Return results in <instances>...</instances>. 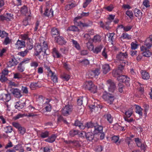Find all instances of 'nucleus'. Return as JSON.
Listing matches in <instances>:
<instances>
[{
    "mask_svg": "<svg viewBox=\"0 0 152 152\" xmlns=\"http://www.w3.org/2000/svg\"><path fill=\"white\" fill-rule=\"evenodd\" d=\"M127 57L128 54L126 52L125 53L119 52L116 56L115 62H118L120 64L119 66L121 67V69L120 70L121 72L122 69H124V66L126 65H129L128 62L125 61V60Z\"/></svg>",
    "mask_w": 152,
    "mask_h": 152,
    "instance_id": "nucleus-1",
    "label": "nucleus"
},
{
    "mask_svg": "<svg viewBox=\"0 0 152 152\" xmlns=\"http://www.w3.org/2000/svg\"><path fill=\"white\" fill-rule=\"evenodd\" d=\"M152 45V35H150L147 38L145 42L144 45L140 47L141 51L146 50L147 48H150Z\"/></svg>",
    "mask_w": 152,
    "mask_h": 152,
    "instance_id": "nucleus-2",
    "label": "nucleus"
},
{
    "mask_svg": "<svg viewBox=\"0 0 152 152\" xmlns=\"http://www.w3.org/2000/svg\"><path fill=\"white\" fill-rule=\"evenodd\" d=\"M115 15H109L107 19L109 21L106 23V24L104 25L102 21L99 23V25L101 27L104 29L109 30L110 29V27L108 26L109 24L115 18Z\"/></svg>",
    "mask_w": 152,
    "mask_h": 152,
    "instance_id": "nucleus-3",
    "label": "nucleus"
},
{
    "mask_svg": "<svg viewBox=\"0 0 152 152\" xmlns=\"http://www.w3.org/2000/svg\"><path fill=\"white\" fill-rule=\"evenodd\" d=\"M106 85L108 91L112 93L116 89V85L114 81L111 80H107L106 82Z\"/></svg>",
    "mask_w": 152,
    "mask_h": 152,
    "instance_id": "nucleus-4",
    "label": "nucleus"
},
{
    "mask_svg": "<svg viewBox=\"0 0 152 152\" xmlns=\"http://www.w3.org/2000/svg\"><path fill=\"white\" fill-rule=\"evenodd\" d=\"M99 73V69H96L89 71L86 74V76L88 77L93 78L96 76H98Z\"/></svg>",
    "mask_w": 152,
    "mask_h": 152,
    "instance_id": "nucleus-5",
    "label": "nucleus"
},
{
    "mask_svg": "<svg viewBox=\"0 0 152 152\" xmlns=\"http://www.w3.org/2000/svg\"><path fill=\"white\" fill-rule=\"evenodd\" d=\"M72 106L70 105H67L65 106L63 109L62 113L64 115L67 116L72 112Z\"/></svg>",
    "mask_w": 152,
    "mask_h": 152,
    "instance_id": "nucleus-6",
    "label": "nucleus"
},
{
    "mask_svg": "<svg viewBox=\"0 0 152 152\" xmlns=\"http://www.w3.org/2000/svg\"><path fill=\"white\" fill-rule=\"evenodd\" d=\"M130 78L127 77L126 76L121 75L119 76L118 77V80L120 82H123L125 83L127 85H129V81Z\"/></svg>",
    "mask_w": 152,
    "mask_h": 152,
    "instance_id": "nucleus-7",
    "label": "nucleus"
},
{
    "mask_svg": "<svg viewBox=\"0 0 152 152\" xmlns=\"http://www.w3.org/2000/svg\"><path fill=\"white\" fill-rule=\"evenodd\" d=\"M103 98L110 104L113 103L114 99L113 96L109 94H108L106 95H104L103 96Z\"/></svg>",
    "mask_w": 152,
    "mask_h": 152,
    "instance_id": "nucleus-8",
    "label": "nucleus"
},
{
    "mask_svg": "<svg viewBox=\"0 0 152 152\" xmlns=\"http://www.w3.org/2000/svg\"><path fill=\"white\" fill-rule=\"evenodd\" d=\"M48 75L51 77V79L54 83H56L58 82V78L55 73L52 72L50 69H48Z\"/></svg>",
    "mask_w": 152,
    "mask_h": 152,
    "instance_id": "nucleus-9",
    "label": "nucleus"
},
{
    "mask_svg": "<svg viewBox=\"0 0 152 152\" xmlns=\"http://www.w3.org/2000/svg\"><path fill=\"white\" fill-rule=\"evenodd\" d=\"M42 38H41L40 39V43H39L41 46H42V48L43 49V52L45 54L46 53V51L48 50V45L47 43L43 39H42Z\"/></svg>",
    "mask_w": 152,
    "mask_h": 152,
    "instance_id": "nucleus-10",
    "label": "nucleus"
},
{
    "mask_svg": "<svg viewBox=\"0 0 152 152\" xmlns=\"http://www.w3.org/2000/svg\"><path fill=\"white\" fill-rule=\"evenodd\" d=\"M0 99L5 102H8L11 99V97L10 94L3 93L1 94Z\"/></svg>",
    "mask_w": 152,
    "mask_h": 152,
    "instance_id": "nucleus-11",
    "label": "nucleus"
},
{
    "mask_svg": "<svg viewBox=\"0 0 152 152\" xmlns=\"http://www.w3.org/2000/svg\"><path fill=\"white\" fill-rule=\"evenodd\" d=\"M93 132L95 134H100L102 131V127L98 125H96L94 127Z\"/></svg>",
    "mask_w": 152,
    "mask_h": 152,
    "instance_id": "nucleus-12",
    "label": "nucleus"
},
{
    "mask_svg": "<svg viewBox=\"0 0 152 152\" xmlns=\"http://www.w3.org/2000/svg\"><path fill=\"white\" fill-rule=\"evenodd\" d=\"M17 62L16 59L14 58H10L7 63V65L8 67H10L12 66L16 65Z\"/></svg>",
    "mask_w": 152,
    "mask_h": 152,
    "instance_id": "nucleus-13",
    "label": "nucleus"
},
{
    "mask_svg": "<svg viewBox=\"0 0 152 152\" xmlns=\"http://www.w3.org/2000/svg\"><path fill=\"white\" fill-rule=\"evenodd\" d=\"M35 47V50L37 53H35L36 56H37L41 52H43L42 46H41L39 43L36 44Z\"/></svg>",
    "mask_w": 152,
    "mask_h": 152,
    "instance_id": "nucleus-14",
    "label": "nucleus"
},
{
    "mask_svg": "<svg viewBox=\"0 0 152 152\" xmlns=\"http://www.w3.org/2000/svg\"><path fill=\"white\" fill-rule=\"evenodd\" d=\"M121 69V67L119 66L118 69L117 70H114L112 74L114 77H118L120 76V74L122 72V69L121 71L120 72V70Z\"/></svg>",
    "mask_w": 152,
    "mask_h": 152,
    "instance_id": "nucleus-15",
    "label": "nucleus"
},
{
    "mask_svg": "<svg viewBox=\"0 0 152 152\" xmlns=\"http://www.w3.org/2000/svg\"><path fill=\"white\" fill-rule=\"evenodd\" d=\"M25 105V102H22L20 101H19L15 103V107L16 109L19 110L23 108Z\"/></svg>",
    "mask_w": 152,
    "mask_h": 152,
    "instance_id": "nucleus-16",
    "label": "nucleus"
},
{
    "mask_svg": "<svg viewBox=\"0 0 152 152\" xmlns=\"http://www.w3.org/2000/svg\"><path fill=\"white\" fill-rule=\"evenodd\" d=\"M12 93L14 96L17 98H20L22 96L20 91L17 88L14 89L12 91Z\"/></svg>",
    "mask_w": 152,
    "mask_h": 152,
    "instance_id": "nucleus-17",
    "label": "nucleus"
},
{
    "mask_svg": "<svg viewBox=\"0 0 152 152\" xmlns=\"http://www.w3.org/2000/svg\"><path fill=\"white\" fill-rule=\"evenodd\" d=\"M102 70L103 73L104 74H107L110 70V67L109 64H106L102 66Z\"/></svg>",
    "mask_w": 152,
    "mask_h": 152,
    "instance_id": "nucleus-18",
    "label": "nucleus"
},
{
    "mask_svg": "<svg viewBox=\"0 0 152 152\" xmlns=\"http://www.w3.org/2000/svg\"><path fill=\"white\" fill-rule=\"evenodd\" d=\"M55 41L59 45H62L66 43L65 41L62 37L58 36L55 38Z\"/></svg>",
    "mask_w": 152,
    "mask_h": 152,
    "instance_id": "nucleus-19",
    "label": "nucleus"
},
{
    "mask_svg": "<svg viewBox=\"0 0 152 152\" xmlns=\"http://www.w3.org/2000/svg\"><path fill=\"white\" fill-rule=\"evenodd\" d=\"M52 54L54 58H59L62 56L61 54L59 53L58 50L55 48L53 49Z\"/></svg>",
    "mask_w": 152,
    "mask_h": 152,
    "instance_id": "nucleus-20",
    "label": "nucleus"
},
{
    "mask_svg": "<svg viewBox=\"0 0 152 152\" xmlns=\"http://www.w3.org/2000/svg\"><path fill=\"white\" fill-rule=\"evenodd\" d=\"M57 135L55 134H52L51 136L49 137L48 138L45 139V141L46 142H49L52 143L55 140L57 137Z\"/></svg>",
    "mask_w": 152,
    "mask_h": 152,
    "instance_id": "nucleus-21",
    "label": "nucleus"
},
{
    "mask_svg": "<svg viewBox=\"0 0 152 152\" xmlns=\"http://www.w3.org/2000/svg\"><path fill=\"white\" fill-rule=\"evenodd\" d=\"M140 73L141 74L142 78L143 79L147 80L150 77L149 75L145 71L141 70Z\"/></svg>",
    "mask_w": 152,
    "mask_h": 152,
    "instance_id": "nucleus-22",
    "label": "nucleus"
},
{
    "mask_svg": "<svg viewBox=\"0 0 152 152\" xmlns=\"http://www.w3.org/2000/svg\"><path fill=\"white\" fill-rule=\"evenodd\" d=\"M103 48V46L102 45H100L97 46L94 48L92 51L94 53L97 54L101 52Z\"/></svg>",
    "mask_w": 152,
    "mask_h": 152,
    "instance_id": "nucleus-23",
    "label": "nucleus"
},
{
    "mask_svg": "<svg viewBox=\"0 0 152 152\" xmlns=\"http://www.w3.org/2000/svg\"><path fill=\"white\" fill-rule=\"evenodd\" d=\"M25 42L23 41L18 40L15 44V46L18 49L21 48L24 46Z\"/></svg>",
    "mask_w": 152,
    "mask_h": 152,
    "instance_id": "nucleus-24",
    "label": "nucleus"
},
{
    "mask_svg": "<svg viewBox=\"0 0 152 152\" xmlns=\"http://www.w3.org/2000/svg\"><path fill=\"white\" fill-rule=\"evenodd\" d=\"M134 12L135 16L140 20L142 15V13L140 10L136 8L134 10Z\"/></svg>",
    "mask_w": 152,
    "mask_h": 152,
    "instance_id": "nucleus-25",
    "label": "nucleus"
},
{
    "mask_svg": "<svg viewBox=\"0 0 152 152\" xmlns=\"http://www.w3.org/2000/svg\"><path fill=\"white\" fill-rule=\"evenodd\" d=\"M44 15L45 16L52 17L53 16V11L51 9L50 10L47 9L44 13Z\"/></svg>",
    "mask_w": 152,
    "mask_h": 152,
    "instance_id": "nucleus-26",
    "label": "nucleus"
},
{
    "mask_svg": "<svg viewBox=\"0 0 152 152\" xmlns=\"http://www.w3.org/2000/svg\"><path fill=\"white\" fill-rule=\"evenodd\" d=\"M20 12L24 15L27 14V15H30V13H28L27 7L25 6H24L21 8Z\"/></svg>",
    "mask_w": 152,
    "mask_h": 152,
    "instance_id": "nucleus-27",
    "label": "nucleus"
},
{
    "mask_svg": "<svg viewBox=\"0 0 152 152\" xmlns=\"http://www.w3.org/2000/svg\"><path fill=\"white\" fill-rule=\"evenodd\" d=\"M75 126H78L79 128L81 129H83L86 127V126L83 125V124L81 123L78 120H77L75 121Z\"/></svg>",
    "mask_w": 152,
    "mask_h": 152,
    "instance_id": "nucleus-28",
    "label": "nucleus"
},
{
    "mask_svg": "<svg viewBox=\"0 0 152 152\" xmlns=\"http://www.w3.org/2000/svg\"><path fill=\"white\" fill-rule=\"evenodd\" d=\"M135 106L136 113L138 114L140 116H141L142 115V109L140 106L138 105H136Z\"/></svg>",
    "mask_w": 152,
    "mask_h": 152,
    "instance_id": "nucleus-29",
    "label": "nucleus"
},
{
    "mask_svg": "<svg viewBox=\"0 0 152 152\" xmlns=\"http://www.w3.org/2000/svg\"><path fill=\"white\" fill-rule=\"evenodd\" d=\"M86 137L88 140H92L94 138V135L92 132H89L87 133L86 135Z\"/></svg>",
    "mask_w": 152,
    "mask_h": 152,
    "instance_id": "nucleus-30",
    "label": "nucleus"
},
{
    "mask_svg": "<svg viewBox=\"0 0 152 152\" xmlns=\"http://www.w3.org/2000/svg\"><path fill=\"white\" fill-rule=\"evenodd\" d=\"M94 85V84L92 82L90 81L86 82L85 83L84 86L86 88L89 90Z\"/></svg>",
    "mask_w": 152,
    "mask_h": 152,
    "instance_id": "nucleus-31",
    "label": "nucleus"
},
{
    "mask_svg": "<svg viewBox=\"0 0 152 152\" xmlns=\"http://www.w3.org/2000/svg\"><path fill=\"white\" fill-rule=\"evenodd\" d=\"M146 48V50H144V51H143L142 54L144 56L149 57L151 55V53L148 50L149 48Z\"/></svg>",
    "mask_w": 152,
    "mask_h": 152,
    "instance_id": "nucleus-32",
    "label": "nucleus"
},
{
    "mask_svg": "<svg viewBox=\"0 0 152 152\" xmlns=\"http://www.w3.org/2000/svg\"><path fill=\"white\" fill-rule=\"evenodd\" d=\"M89 15V12H82L80 15L79 16L76 17L75 19V21H76L77 20L80 19L81 18L87 16Z\"/></svg>",
    "mask_w": 152,
    "mask_h": 152,
    "instance_id": "nucleus-33",
    "label": "nucleus"
},
{
    "mask_svg": "<svg viewBox=\"0 0 152 152\" xmlns=\"http://www.w3.org/2000/svg\"><path fill=\"white\" fill-rule=\"evenodd\" d=\"M94 42H99L101 41V37L99 35H96L94 36L92 40Z\"/></svg>",
    "mask_w": 152,
    "mask_h": 152,
    "instance_id": "nucleus-34",
    "label": "nucleus"
},
{
    "mask_svg": "<svg viewBox=\"0 0 152 152\" xmlns=\"http://www.w3.org/2000/svg\"><path fill=\"white\" fill-rule=\"evenodd\" d=\"M40 135L41 137L42 138H46L49 135V132L47 131L41 132L40 134Z\"/></svg>",
    "mask_w": 152,
    "mask_h": 152,
    "instance_id": "nucleus-35",
    "label": "nucleus"
},
{
    "mask_svg": "<svg viewBox=\"0 0 152 152\" xmlns=\"http://www.w3.org/2000/svg\"><path fill=\"white\" fill-rule=\"evenodd\" d=\"M72 42L73 46L77 50H79L80 49V45L77 41L73 39L72 40Z\"/></svg>",
    "mask_w": 152,
    "mask_h": 152,
    "instance_id": "nucleus-36",
    "label": "nucleus"
},
{
    "mask_svg": "<svg viewBox=\"0 0 152 152\" xmlns=\"http://www.w3.org/2000/svg\"><path fill=\"white\" fill-rule=\"evenodd\" d=\"M86 46L88 49L91 51H92L94 48L93 45L90 42L86 43Z\"/></svg>",
    "mask_w": 152,
    "mask_h": 152,
    "instance_id": "nucleus-37",
    "label": "nucleus"
},
{
    "mask_svg": "<svg viewBox=\"0 0 152 152\" xmlns=\"http://www.w3.org/2000/svg\"><path fill=\"white\" fill-rule=\"evenodd\" d=\"M61 78L64 80L68 81L70 78V76L68 75L64 74L61 75Z\"/></svg>",
    "mask_w": 152,
    "mask_h": 152,
    "instance_id": "nucleus-38",
    "label": "nucleus"
},
{
    "mask_svg": "<svg viewBox=\"0 0 152 152\" xmlns=\"http://www.w3.org/2000/svg\"><path fill=\"white\" fill-rule=\"evenodd\" d=\"M5 132L7 133H10L12 131V127L11 126H7L4 128Z\"/></svg>",
    "mask_w": 152,
    "mask_h": 152,
    "instance_id": "nucleus-39",
    "label": "nucleus"
},
{
    "mask_svg": "<svg viewBox=\"0 0 152 152\" xmlns=\"http://www.w3.org/2000/svg\"><path fill=\"white\" fill-rule=\"evenodd\" d=\"M22 64L20 63L18 66V70L20 72H22L24 70L25 68L22 66Z\"/></svg>",
    "mask_w": 152,
    "mask_h": 152,
    "instance_id": "nucleus-40",
    "label": "nucleus"
},
{
    "mask_svg": "<svg viewBox=\"0 0 152 152\" xmlns=\"http://www.w3.org/2000/svg\"><path fill=\"white\" fill-rule=\"evenodd\" d=\"M18 130L19 133L21 135H23L26 132V129L24 127L21 126Z\"/></svg>",
    "mask_w": 152,
    "mask_h": 152,
    "instance_id": "nucleus-41",
    "label": "nucleus"
},
{
    "mask_svg": "<svg viewBox=\"0 0 152 152\" xmlns=\"http://www.w3.org/2000/svg\"><path fill=\"white\" fill-rule=\"evenodd\" d=\"M51 34L52 35H57L59 34V32L56 28H53L51 29Z\"/></svg>",
    "mask_w": 152,
    "mask_h": 152,
    "instance_id": "nucleus-42",
    "label": "nucleus"
},
{
    "mask_svg": "<svg viewBox=\"0 0 152 152\" xmlns=\"http://www.w3.org/2000/svg\"><path fill=\"white\" fill-rule=\"evenodd\" d=\"M13 15L12 14L10 13H7L5 16L6 20L10 21L13 19Z\"/></svg>",
    "mask_w": 152,
    "mask_h": 152,
    "instance_id": "nucleus-43",
    "label": "nucleus"
},
{
    "mask_svg": "<svg viewBox=\"0 0 152 152\" xmlns=\"http://www.w3.org/2000/svg\"><path fill=\"white\" fill-rule=\"evenodd\" d=\"M25 116H27V114H22L20 113H19L16 115L13 118L15 120L18 119L20 118L23 117Z\"/></svg>",
    "mask_w": 152,
    "mask_h": 152,
    "instance_id": "nucleus-44",
    "label": "nucleus"
},
{
    "mask_svg": "<svg viewBox=\"0 0 152 152\" xmlns=\"http://www.w3.org/2000/svg\"><path fill=\"white\" fill-rule=\"evenodd\" d=\"M97 86L94 85L89 90L91 93H95L97 92Z\"/></svg>",
    "mask_w": 152,
    "mask_h": 152,
    "instance_id": "nucleus-45",
    "label": "nucleus"
},
{
    "mask_svg": "<svg viewBox=\"0 0 152 152\" xmlns=\"http://www.w3.org/2000/svg\"><path fill=\"white\" fill-rule=\"evenodd\" d=\"M133 113V111L132 109H129L125 112V114L126 117H130Z\"/></svg>",
    "mask_w": 152,
    "mask_h": 152,
    "instance_id": "nucleus-46",
    "label": "nucleus"
},
{
    "mask_svg": "<svg viewBox=\"0 0 152 152\" xmlns=\"http://www.w3.org/2000/svg\"><path fill=\"white\" fill-rule=\"evenodd\" d=\"M95 125H96L90 122L86 123V125L84 126H86V127L88 128H92L94 129V126H95Z\"/></svg>",
    "mask_w": 152,
    "mask_h": 152,
    "instance_id": "nucleus-47",
    "label": "nucleus"
},
{
    "mask_svg": "<svg viewBox=\"0 0 152 152\" xmlns=\"http://www.w3.org/2000/svg\"><path fill=\"white\" fill-rule=\"evenodd\" d=\"M118 91L119 92L122 93L123 91V89L124 86L122 83H119L118 84Z\"/></svg>",
    "mask_w": 152,
    "mask_h": 152,
    "instance_id": "nucleus-48",
    "label": "nucleus"
},
{
    "mask_svg": "<svg viewBox=\"0 0 152 152\" xmlns=\"http://www.w3.org/2000/svg\"><path fill=\"white\" fill-rule=\"evenodd\" d=\"M94 149L95 151L97 152H101L103 148L101 145H98L96 146Z\"/></svg>",
    "mask_w": 152,
    "mask_h": 152,
    "instance_id": "nucleus-49",
    "label": "nucleus"
},
{
    "mask_svg": "<svg viewBox=\"0 0 152 152\" xmlns=\"http://www.w3.org/2000/svg\"><path fill=\"white\" fill-rule=\"evenodd\" d=\"M121 37L126 39H130L131 38V36L126 33H123Z\"/></svg>",
    "mask_w": 152,
    "mask_h": 152,
    "instance_id": "nucleus-50",
    "label": "nucleus"
},
{
    "mask_svg": "<svg viewBox=\"0 0 152 152\" xmlns=\"http://www.w3.org/2000/svg\"><path fill=\"white\" fill-rule=\"evenodd\" d=\"M106 117L107 121L110 123H112L113 122V118H112L111 115L110 114H107L105 115Z\"/></svg>",
    "mask_w": 152,
    "mask_h": 152,
    "instance_id": "nucleus-51",
    "label": "nucleus"
},
{
    "mask_svg": "<svg viewBox=\"0 0 152 152\" xmlns=\"http://www.w3.org/2000/svg\"><path fill=\"white\" fill-rule=\"evenodd\" d=\"M131 49L132 50H135L137 48L138 45L136 43L132 42L131 44Z\"/></svg>",
    "mask_w": 152,
    "mask_h": 152,
    "instance_id": "nucleus-52",
    "label": "nucleus"
},
{
    "mask_svg": "<svg viewBox=\"0 0 152 152\" xmlns=\"http://www.w3.org/2000/svg\"><path fill=\"white\" fill-rule=\"evenodd\" d=\"M107 50L105 48H104L102 52V55L105 59L107 58Z\"/></svg>",
    "mask_w": 152,
    "mask_h": 152,
    "instance_id": "nucleus-53",
    "label": "nucleus"
},
{
    "mask_svg": "<svg viewBox=\"0 0 152 152\" xmlns=\"http://www.w3.org/2000/svg\"><path fill=\"white\" fill-rule=\"evenodd\" d=\"M8 34L5 31H1L0 30V37L2 38L7 37Z\"/></svg>",
    "mask_w": 152,
    "mask_h": 152,
    "instance_id": "nucleus-54",
    "label": "nucleus"
},
{
    "mask_svg": "<svg viewBox=\"0 0 152 152\" xmlns=\"http://www.w3.org/2000/svg\"><path fill=\"white\" fill-rule=\"evenodd\" d=\"M14 78L15 79H19L22 77V76L19 73H14Z\"/></svg>",
    "mask_w": 152,
    "mask_h": 152,
    "instance_id": "nucleus-55",
    "label": "nucleus"
},
{
    "mask_svg": "<svg viewBox=\"0 0 152 152\" xmlns=\"http://www.w3.org/2000/svg\"><path fill=\"white\" fill-rule=\"evenodd\" d=\"M119 140V137L118 136H114L112 137V140L113 142L118 144Z\"/></svg>",
    "mask_w": 152,
    "mask_h": 152,
    "instance_id": "nucleus-56",
    "label": "nucleus"
},
{
    "mask_svg": "<svg viewBox=\"0 0 152 152\" xmlns=\"http://www.w3.org/2000/svg\"><path fill=\"white\" fill-rule=\"evenodd\" d=\"M78 133V131L75 130H72L69 132V135L72 137L74 136L75 135L77 134Z\"/></svg>",
    "mask_w": 152,
    "mask_h": 152,
    "instance_id": "nucleus-57",
    "label": "nucleus"
},
{
    "mask_svg": "<svg viewBox=\"0 0 152 152\" xmlns=\"http://www.w3.org/2000/svg\"><path fill=\"white\" fill-rule=\"evenodd\" d=\"M114 35L113 33H108L107 34L106 36L108 37L109 40L112 41L113 37Z\"/></svg>",
    "mask_w": 152,
    "mask_h": 152,
    "instance_id": "nucleus-58",
    "label": "nucleus"
},
{
    "mask_svg": "<svg viewBox=\"0 0 152 152\" xmlns=\"http://www.w3.org/2000/svg\"><path fill=\"white\" fill-rule=\"evenodd\" d=\"M69 4L72 8L77 5V1H73Z\"/></svg>",
    "mask_w": 152,
    "mask_h": 152,
    "instance_id": "nucleus-59",
    "label": "nucleus"
},
{
    "mask_svg": "<svg viewBox=\"0 0 152 152\" xmlns=\"http://www.w3.org/2000/svg\"><path fill=\"white\" fill-rule=\"evenodd\" d=\"M21 90L24 94H27L28 93V89L26 87L22 86Z\"/></svg>",
    "mask_w": 152,
    "mask_h": 152,
    "instance_id": "nucleus-60",
    "label": "nucleus"
},
{
    "mask_svg": "<svg viewBox=\"0 0 152 152\" xmlns=\"http://www.w3.org/2000/svg\"><path fill=\"white\" fill-rule=\"evenodd\" d=\"M6 37V38L5 39L3 42V44L5 45H7L10 43L11 40L9 37Z\"/></svg>",
    "mask_w": 152,
    "mask_h": 152,
    "instance_id": "nucleus-61",
    "label": "nucleus"
},
{
    "mask_svg": "<svg viewBox=\"0 0 152 152\" xmlns=\"http://www.w3.org/2000/svg\"><path fill=\"white\" fill-rule=\"evenodd\" d=\"M126 14L131 18H132L133 16L132 12L129 10H127L126 12Z\"/></svg>",
    "mask_w": 152,
    "mask_h": 152,
    "instance_id": "nucleus-62",
    "label": "nucleus"
},
{
    "mask_svg": "<svg viewBox=\"0 0 152 152\" xmlns=\"http://www.w3.org/2000/svg\"><path fill=\"white\" fill-rule=\"evenodd\" d=\"M28 52V50H26L24 51H22L19 53L18 54L24 57L26 55Z\"/></svg>",
    "mask_w": 152,
    "mask_h": 152,
    "instance_id": "nucleus-63",
    "label": "nucleus"
},
{
    "mask_svg": "<svg viewBox=\"0 0 152 152\" xmlns=\"http://www.w3.org/2000/svg\"><path fill=\"white\" fill-rule=\"evenodd\" d=\"M67 30L73 31H77L78 30V28L76 26H72L70 27H69Z\"/></svg>",
    "mask_w": 152,
    "mask_h": 152,
    "instance_id": "nucleus-64",
    "label": "nucleus"
}]
</instances>
